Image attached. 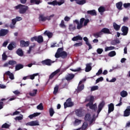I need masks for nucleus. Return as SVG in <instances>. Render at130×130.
<instances>
[{
    "instance_id": "1",
    "label": "nucleus",
    "mask_w": 130,
    "mask_h": 130,
    "mask_svg": "<svg viewBox=\"0 0 130 130\" xmlns=\"http://www.w3.org/2000/svg\"><path fill=\"white\" fill-rule=\"evenodd\" d=\"M15 10H19V14L22 15H24V14H26V12L28 11V9L29 7L27 6L23 5L22 4H19L14 7Z\"/></svg>"
},
{
    "instance_id": "2",
    "label": "nucleus",
    "mask_w": 130,
    "mask_h": 130,
    "mask_svg": "<svg viewBox=\"0 0 130 130\" xmlns=\"http://www.w3.org/2000/svg\"><path fill=\"white\" fill-rule=\"evenodd\" d=\"M54 17V14H52L49 16H47L45 17L44 15L41 14L39 15V20L40 22H45L47 20L48 21H50L51 20V18H53Z\"/></svg>"
},
{
    "instance_id": "3",
    "label": "nucleus",
    "mask_w": 130,
    "mask_h": 130,
    "mask_svg": "<svg viewBox=\"0 0 130 130\" xmlns=\"http://www.w3.org/2000/svg\"><path fill=\"white\" fill-rule=\"evenodd\" d=\"M74 106V102H72V98H69L66 100V102L64 103V108H68V107H73Z\"/></svg>"
},
{
    "instance_id": "4",
    "label": "nucleus",
    "mask_w": 130,
    "mask_h": 130,
    "mask_svg": "<svg viewBox=\"0 0 130 130\" xmlns=\"http://www.w3.org/2000/svg\"><path fill=\"white\" fill-rule=\"evenodd\" d=\"M41 62L43 66H48V67H50V66L54 62V61H52L50 59H46L42 61Z\"/></svg>"
},
{
    "instance_id": "5",
    "label": "nucleus",
    "mask_w": 130,
    "mask_h": 130,
    "mask_svg": "<svg viewBox=\"0 0 130 130\" xmlns=\"http://www.w3.org/2000/svg\"><path fill=\"white\" fill-rule=\"evenodd\" d=\"M105 106V102L104 101H102V102H101L98 107V110L96 111L98 114H99L100 112H101V111L102 109H103V108Z\"/></svg>"
},
{
    "instance_id": "6",
    "label": "nucleus",
    "mask_w": 130,
    "mask_h": 130,
    "mask_svg": "<svg viewBox=\"0 0 130 130\" xmlns=\"http://www.w3.org/2000/svg\"><path fill=\"white\" fill-rule=\"evenodd\" d=\"M64 3V1L62 0L61 2H57L56 0L53 1L52 2H48V5H51L52 6H61Z\"/></svg>"
},
{
    "instance_id": "7",
    "label": "nucleus",
    "mask_w": 130,
    "mask_h": 130,
    "mask_svg": "<svg viewBox=\"0 0 130 130\" xmlns=\"http://www.w3.org/2000/svg\"><path fill=\"white\" fill-rule=\"evenodd\" d=\"M121 31L122 32L121 35H123V36H126L128 33V27L126 26H122Z\"/></svg>"
},
{
    "instance_id": "8",
    "label": "nucleus",
    "mask_w": 130,
    "mask_h": 130,
    "mask_svg": "<svg viewBox=\"0 0 130 130\" xmlns=\"http://www.w3.org/2000/svg\"><path fill=\"white\" fill-rule=\"evenodd\" d=\"M86 107H89L90 109H92V110H94V111L96 112L97 110V104L93 103H88L86 105Z\"/></svg>"
},
{
    "instance_id": "9",
    "label": "nucleus",
    "mask_w": 130,
    "mask_h": 130,
    "mask_svg": "<svg viewBox=\"0 0 130 130\" xmlns=\"http://www.w3.org/2000/svg\"><path fill=\"white\" fill-rule=\"evenodd\" d=\"M59 72H60V69H58L57 70L55 71L54 72L52 73L49 76V80L47 83H48V82H49V80H52V79H53V78H54V77H55V75L57 74H58V73H59Z\"/></svg>"
},
{
    "instance_id": "10",
    "label": "nucleus",
    "mask_w": 130,
    "mask_h": 130,
    "mask_svg": "<svg viewBox=\"0 0 130 130\" xmlns=\"http://www.w3.org/2000/svg\"><path fill=\"white\" fill-rule=\"evenodd\" d=\"M75 112L77 116H78L79 117H82L84 113V110H83L82 108H80V109H77L75 111Z\"/></svg>"
},
{
    "instance_id": "11",
    "label": "nucleus",
    "mask_w": 130,
    "mask_h": 130,
    "mask_svg": "<svg viewBox=\"0 0 130 130\" xmlns=\"http://www.w3.org/2000/svg\"><path fill=\"white\" fill-rule=\"evenodd\" d=\"M59 57H61L63 59L67 58V57H68V53L66 51H63L60 53L59 56H57V57H56V58H59Z\"/></svg>"
},
{
    "instance_id": "12",
    "label": "nucleus",
    "mask_w": 130,
    "mask_h": 130,
    "mask_svg": "<svg viewBox=\"0 0 130 130\" xmlns=\"http://www.w3.org/2000/svg\"><path fill=\"white\" fill-rule=\"evenodd\" d=\"M75 78V74L73 73L68 74L65 77L67 81H72Z\"/></svg>"
},
{
    "instance_id": "13",
    "label": "nucleus",
    "mask_w": 130,
    "mask_h": 130,
    "mask_svg": "<svg viewBox=\"0 0 130 130\" xmlns=\"http://www.w3.org/2000/svg\"><path fill=\"white\" fill-rule=\"evenodd\" d=\"M101 32L102 33V35H103V34H111L110 30L106 27L102 28L101 30Z\"/></svg>"
},
{
    "instance_id": "14",
    "label": "nucleus",
    "mask_w": 130,
    "mask_h": 130,
    "mask_svg": "<svg viewBox=\"0 0 130 130\" xmlns=\"http://www.w3.org/2000/svg\"><path fill=\"white\" fill-rule=\"evenodd\" d=\"M8 33H9L8 29H1L0 30V37H4V36H6Z\"/></svg>"
},
{
    "instance_id": "15",
    "label": "nucleus",
    "mask_w": 130,
    "mask_h": 130,
    "mask_svg": "<svg viewBox=\"0 0 130 130\" xmlns=\"http://www.w3.org/2000/svg\"><path fill=\"white\" fill-rule=\"evenodd\" d=\"M29 44L30 43L28 41L25 42L24 40L20 41V46L21 47H28Z\"/></svg>"
},
{
    "instance_id": "16",
    "label": "nucleus",
    "mask_w": 130,
    "mask_h": 130,
    "mask_svg": "<svg viewBox=\"0 0 130 130\" xmlns=\"http://www.w3.org/2000/svg\"><path fill=\"white\" fill-rule=\"evenodd\" d=\"M26 125H29L30 126H35L36 125H39V122L38 121H31L27 123Z\"/></svg>"
},
{
    "instance_id": "17",
    "label": "nucleus",
    "mask_w": 130,
    "mask_h": 130,
    "mask_svg": "<svg viewBox=\"0 0 130 130\" xmlns=\"http://www.w3.org/2000/svg\"><path fill=\"white\" fill-rule=\"evenodd\" d=\"M130 115V106H128L126 107V109L124 111L123 116L125 117H127V116H129Z\"/></svg>"
},
{
    "instance_id": "18",
    "label": "nucleus",
    "mask_w": 130,
    "mask_h": 130,
    "mask_svg": "<svg viewBox=\"0 0 130 130\" xmlns=\"http://www.w3.org/2000/svg\"><path fill=\"white\" fill-rule=\"evenodd\" d=\"M108 113H111L112 111L114 110V104L111 103L108 105Z\"/></svg>"
},
{
    "instance_id": "19",
    "label": "nucleus",
    "mask_w": 130,
    "mask_h": 130,
    "mask_svg": "<svg viewBox=\"0 0 130 130\" xmlns=\"http://www.w3.org/2000/svg\"><path fill=\"white\" fill-rule=\"evenodd\" d=\"M62 46V47L61 48H59L57 50V52H56L55 54V57H56L57 56H59V55L60 54V53H61V52H62V51H63V46Z\"/></svg>"
},
{
    "instance_id": "20",
    "label": "nucleus",
    "mask_w": 130,
    "mask_h": 130,
    "mask_svg": "<svg viewBox=\"0 0 130 130\" xmlns=\"http://www.w3.org/2000/svg\"><path fill=\"white\" fill-rule=\"evenodd\" d=\"M5 75H6V76H9V78H10L11 80H14L15 79V77H14V74L12 73H11L10 71H7L5 74Z\"/></svg>"
},
{
    "instance_id": "21",
    "label": "nucleus",
    "mask_w": 130,
    "mask_h": 130,
    "mask_svg": "<svg viewBox=\"0 0 130 130\" xmlns=\"http://www.w3.org/2000/svg\"><path fill=\"white\" fill-rule=\"evenodd\" d=\"M113 27L115 31H119L120 30L121 25L117 24L116 22H113Z\"/></svg>"
},
{
    "instance_id": "22",
    "label": "nucleus",
    "mask_w": 130,
    "mask_h": 130,
    "mask_svg": "<svg viewBox=\"0 0 130 130\" xmlns=\"http://www.w3.org/2000/svg\"><path fill=\"white\" fill-rule=\"evenodd\" d=\"M74 22L77 24V29H78V30H80L83 28V24H82V23H80V22H79L78 19H76L75 21H74Z\"/></svg>"
},
{
    "instance_id": "23",
    "label": "nucleus",
    "mask_w": 130,
    "mask_h": 130,
    "mask_svg": "<svg viewBox=\"0 0 130 130\" xmlns=\"http://www.w3.org/2000/svg\"><path fill=\"white\" fill-rule=\"evenodd\" d=\"M83 40L86 42V45L88 46L89 49H92V45L90 44V43L89 42V39L87 37H85L83 38Z\"/></svg>"
},
{
    "instance_id": "24",
    "label": "nucleus",
    "mask_w": 130,
    "mask_h": 130,
    "mask_svg": "<svg viewBox=\"0 0 130 130\" xmlns=\"http://www.w3.org/2000/svg\"><path fill=\"white\" fill-rule=\"evenodd\" d=\"M60 46H63L62 41H60L58 44L56 43H53L52 45H51V47H59Z\"/></svg>"
},
{
    "instance_id": "25",
    "label": "nucleus",
    "mask_w": 130,
    "mask_h": 130,
    "mask_svg": "<svg viewBox=\"0 0 130 130\" xmlns=\"http://www.w3.org/2000/svg\"><path fill=\"white\" fill-rule=\"evenodd\" d=\"M86 67L85 68V72L86 73H88L89 72H90V71H91V70H92V67H91V66H92V63H87L86 64Z\"/></svg>"
},
{
    "instance_id": "26",
    "label": "nucleus",
    "mask_w": 130,
    "mask_h": 130,
    "mask_svg": "<svg viewBox=\"0 0 130 130\" xmlns=\"http://www.w3.org/2000/svg\"><path fill=\"white\" fill-rule=\"evenodd\" d=\"M24 65L21 63L16 64L15 66V72L17 71H20V70H22L23 69Z\"/></svg>"
},
{
    "instance_id": "27",
    "label": "nucleus",
    "mask_w": 130,
    "mask_h": 130,
    "mask_svg": "<svg viewBox=\"0 0 130 130\" xmlns=\"http://www.w3.org/2000/svg\"><path fill=\"white\" fill-rule=\"evenodd\" d=\"M87 14L91 15V16H97V12H96L95 10L87 11Z\"/></svg>"
},
{
    "instance_id": "28",
    "label": "nucleus",
    "mask_w": 130,
    "mask_h": 130,
    "mask_svg": "<svg viewBox=\"0 0 130 130\" xmlns=\"http://www.w3.org/2000/svg\"><path fill=\"white\" fill-rule=\"evenodd\" d=\"M72 41H78V40H83V38L81 36L78 35L73 37L72 39Z\"/></svg>"
},
{
    "instance_id": "29",
    "label": "nucleus",
    "mask_w": 130,
    "mask_h": 130,
    "mask_svg": "<svg viewBox=\"0 0 130 130\" xmlns=\"http://www.w3.org/2000/svg\"><path fill=\"white\" fill-rule=\"evenodd\" d=\"M116 7L119 11H121L122 10V3L121 2H118L116 4Z\"/></svg>"
},
{
    "instance_id": "30",
    "label": "nucleus",
    "mask_w": 130,
    "mask_h": 130,
    "mask_svg": "<svg viewBox=\"0 0 130 130\" xmlns=\"http://www.w3.org/2000/svg\"><path fill=\"white\" fill-rule=\"evenodd\" d=\"M16 53L19 55V56H23V55H24V52L21 48H19L17 50Z\"/></svg>"
},
{
    "instance_id": "31",
    "label": "nucleus",
    "mask_w": 130,
    "mask_h": 130,
    "mask_svg": "<svg viewBox=\"0 0 130 130\" xmlns=\"http://www.w3.org/2000/svg\"><path fill=\"white\" fill-rule=\"evenodd\" d=\"M93 37H95V38H99L100 37H101V35H102V34L101 32V31H99V32H96L95 33H93L92 34Z\"/></svg>"
},
{
    "instance_id": "32",
    "label": "nucleus",
    "mask_w": 130,
    "mask_h": 130,
    "mask_svg": "<svg viewBox=\"0 0 130 130\" xmlns=\"http://www.w3.org/2000/svg\"><path fill=\"white\" fill-rule=\"evenodd\" d=\"M37 92V89H34L31 92H29V96H31V97H35V96H36Z\"/></svg>"
},
{
    "instance_id": "33",
    "label": "nucleus",
    "mask_w": 130,
    "mask_h": 130,
    "mask_svg": "<svg viewBox=\"0 0 130 130\" xmlns=\"http://www.w3.org/2000/svg\"><path fill=\"white\" fill-rule=\"evenodd\" d=\"M84 119L86 121H90L91 119H92V117H91V114H86L85 116Z\"/></svg>"
},
{
    "instance_id": "34",
    "label": "nucleus",
    "mask_w": 130,
    "mask_h": 130,
    "mask_svg": "<svg viewBox=\"0 0 130 130\" xmlns=\"http://www.w3.org/2000/svg\"><path fill=\"white\" fill-rule=\"evenodd\" d=\"M44 34L45 35H47L48 38H52V36H53V34H52V32H50L49 31H48L47 30H46L44 32Z\"/></svg>"
},
{
    "instance_id": "35",
    "label": "nucleus",
    "mask_w": 130,
    "mask_h": 130,
    "mask_svg": "<svg viewBox=\"0 0 130 130\" xmlns=\"http://www.w3.org/2000/svg\"><path fill=\"white\" fill-rule=\"evenodd\" d=\"M86 3H87V1L86 0H77L76 4L80 6H83V5H85Z\"/></svg>"
},
{
    "instance_id": "36",
    "label": "nucleus",
    "mask_w": 130,
    "mask_h": 130,
    "mask_svg": "<svg viewBox=\"0 0 130 130\" xmlns=\"http://www.w3.org/2000/svg\"><path fill=\"white\" fill-rule=\"evenodd\" d=\"M41 114V113H35L33 114L30 115L28 117L30 119H32V118L34 117H36V116H38V115H40Z\"/></svg>"
},
{
    "instance_id": "37",
    "label": "nucleus",
    "mask_w": 130,
    "mask_h": 130,
    "mask_svg": "<svg viewBox=\"0 0 130 130\" xmlns=\"http://www.w3.org/2000/svg\"><path fill=\"white\" fill-rule=\"evenodd\" d=\"M120 95L122 97V98H124V97H126V96H127V92L125 90H122L120 92Z\"/></svg>"
},
{
    "instance_id": "38",
    "label": "nucleus",
    "mask_w": 130,
    "mask_h": 130,
    "mask_svg": "<svg viewBox=\"0 0 130 130\" xmlns=\"http://www.w3.org/2000/svg\"><path fill=\"white\" fill-rule=\"evenodd\" d=\"M49 112L50 116H51V117H52V116H53V114L55 113V112H54V110H53V108L52 107H51L49 109Z\"/></svg>"
},
{
    "instance_id": "39",
    "label": "nucleus",
    "mask_w": 130,
    "mask_h": 130,
    "mask_svg": "<svg viewBox=\"0 0 130 130\" xmlns=\"http://www.w3.org/2000/svg\"><path fill=\"white\" fill-rule=\"evenodd\" d=\"M30 3L35 5H39V4L41 3V2L40 0H30Z\"/></svg>"
},
{
    "instance_id": "40",
    "label": "nucleus",
    "mask_w": 130,
    "mask_h": 130,
    "mask_svg": "<svg viewBox=\"0 0 130 130\" xmlns=\"http://www.w3.org/2000/svg\"><path fill=\"white\" fill-rule=\"evenodd\" d=\"M6 99H2L0 102V110L1 109H3L4 108V106H5V104L4 103V102L2 101H6Z\"/></svg>"
},
{
    "instance_id": "41",
    "label": "nucleus",
    "mask_w": 130,
    "mask_h": 130,
    "mask_svg": "<svg viewBox=\"0 0 130 130\" xmlns=\"http://www.w3.org/2000/svg\"><path fill=\"white\" fill-rule=\"evenodd\" d=\"M115 55H116L115 51H112L108 54V56H110V57H113V56H115Z\"/></svg>"
},
{
    "instance_id": "42",
    "label": "nucleus",
    "mask_w": 130,
    "mask_h": 130,
    "mask_svg": "<svg viewBox=\"0 0 130 130\" xmlns=\"http://www.w3.org/2000/svg\"><path fill=\"white\" fill-rule=\"evenodd\" d=\"M114 49H115V47H113V46L106 47L105 49V51H109V50H113Z\"/></svg>"
},
{
    "instance_id": "43",
    "label": "nucleus",
    "mask_w": 130,
    "mask_h": 130,
    "mask_svg": "<svg viewBox=\"0 0 130 130\" xmlns=\"http://www.w3.org/2000/svg\"><path fill=\"white\" fill-rule=\"evenodd\" d=\"M37 42H38V43H42V42H43V37L42 36H39L38 37Z\"/></svg>"
},
{
    "instance_id": "44",
    "label": "nucleus",
    "mask_w": 130,
    "mask_h": 130,
    "mask_svg": "<svg viewBox=\"0 0 130 130\" xmlns=\"http://www.w3.org/2000/svg\"><path fill=\"white\" fill-rule=\"evenodd\" d=\"M58 89H59V86L58 85H56L54 88V91H53L54 95H56V94H57V92H58Z\"/></svg>"
},
{
    "instance_id": "45",
    "label": "nucleus",
    "mask_w": 130,
    "mask_h": 130,
    "mask_svg": "<svg viewBox=\"0 0 130 130\" xmlns=\"http://www.w3.org/2000/svg\"><path fill=\"white\" fill-rule=\"evenodd\" d=\"M84 84H82L81 85H79L78 86L77 88V92H81V91H82V90H84Z\"/></svg>"
},
{
    "instance_id": "46",
    "label": "nucleus",
    "mask_w": 130,
    "mask_h": 130,
    "mask_svg": "<svg viewBox=\"0 0 130 130\" xmlns=\"http://www.w3.org/2000/svg\"><path fill=\"white\" fill-rule=\"evenodd\" d=\"M39 74L38 73H36V74H34L33 75H30L29 76V79H30V80H34V79H35V77L38 76Z\"/></svg>"
},
{
    "instance_id": "47",
    "label": "nucleus",
    "mask_w": 130,
    "mask_h": 130,
    "mask_svg": "<svg viewBox=\"0 0 130 130\" xmlns=\"http://www.w3.org/2000/svg\"><path fill=\"white\" fill-rule=\"evenodd\" d=\"M99 89V86H93L91 87V92H93V91H96V90H98Z\"/></svg>"
},
{
    "instance_id": "48",
    "label": "nucleus",
    "mask_w": 130,
    "mask_h": 130,
    "mask_svg": "<svg viewBox=\"0 0 130 130\" xmlns=\"http://www.w3.org/2000/svg\"><path fill=\"white\" fill-rule=\"evenodd\" d=\"M10 126V124H8V123H5L2 125V128H9Z\"/></svg>"
},
{
    "instance_id": "49",
    "label": "nucleus",
    "mask_w": 130,
    "mask_h": 130,
    "mask_svg": "<svg viewBox=\"0 0 130 130\" xmlns=\"http://www.w3.org/2000/svg\"><path fill=\"white\" fill-rule=\"evenodd\" d=\"M9 64L10 66H15V64H17V61L13 60H11L9 61Z\"/></svg>"
},
{
    "instance_id": "50",
    "label": "nucleus",
    "mask_w": 130,
    "mask_h": 130,
    "mask_svg": "<svg viewBox=\"0 0 130 130\" xmlns=\"http://www.w3.org/2000/svg\"><path fill=\"white\" fill-rule=\"evenodd\" d=\"M37 108L39 110H43V104L42 103H40L39 105H38Z\"/></svg>"
},
{
    "instance_id": "51",
    "label": "nucleus",
    "mask_w": 130,
    "mask_h": 130,
    "mask_svg": "<svg viewBox=\"0 0 130 130\" xmlns=\"http://www.w3.org/2000/svg\"><path fill=\"white\" fill-rule=\"evenodd\" d=\"M83 45V42H80L79 43H76L74 45L75 47H79L80 46H82Z\"/></svg>"
},
{
    "instance_id": "52",
    "label": "nucleus",
    "mask_w": 130,
    "mask_h": 130,
    "mask_svg": "<svg viewBox=\"0 0 130 130\" xmlns=\"http://www.w3.org/2000/svg\"><path fill=\"white\" fill-rule=\"evenodd\" d=\"M87 126H88V123H87V122H84L82 125V129H86Z\"/></svg>"
},
{
    "instance_id": "53",
    "label": "nucleus",
    "mask_w": 130,
    "mask_h": 130,
    "mask_svg": "<svg viewBox=\"0 0 130 130\" xmlns=\"http://www.w3.org/2000/svg\"><path fill=\"white\" fill-rule=\"evenodd\" d=\"M98 11L99 13H103L104 12H105V8L104 7H100L99 8Z\"/></svg>"
},
{
    "instance_id": "54",
    "label": "nucleus",
    "mask_w": 130,
    "mask_h": 130,
    "mask_svg": "<svg viewBox=\"0 0 130 130\" xmlns=\"http://www.w3.org/2000/svg\"><path fill=\"white\" fill-rule=\"evenodd\" d=\"M59 26L61 28H66V25L64 24V21L63 20L61 21V23L59 24Z\"/></svg>"
},
{
    "instance_id": "55",
    "label": "nucleus",
    "mask_w": 130,
    "mask_h": 130,
    "mask_svg": "<svg viewBox=\"0 0 130 130\" xmlns=\"http://www.w3.org/2000/svg\"><path fill=\"white\" fill-rule=\"evenodd\" d=\"M104 80V78H103V77H101L96 80L95 83L96 84H98V83H99V82H102V81H103Z\"/></svg>"
},
{
    "instance_id": "56",
    "label": "nucleus",
    "mask_w": 130,
    "mask_h": 130,
    "mask_svg": "<svg viewBox=\"0 0 130 130\" xmlns=\"http://www.w3.org/2000/svg\"><path fill=\"white\" fill-rule=\"evenodd\" d=\"M69 28L70 31H74V30H76V26H73V25L71 24L69 25Z\"/></svg>"
},
{
    "instance_id": "57",
    "label": "nucleus",
    "mask_w": 130,
    "mask_h": 130,
    "mask_svg": "<svg viewBox=\"0 0 130 130\" xmlns=\"http://www.w3.org/2000/svg\"><path fill=\"white\" fill-rule=\"evenodd\" d=\"M8 58V56L6 54V53H4L2 55V59L3 60H7V59Z\"/></svg>"
},
{
    "instance_id": "58",
    "label": "nucleus",
    "mask_w": 130,
    "mask_h": 130,
    "mask_svg": "<svg viewBox=\"0 0 130 130\" xmlns=\"http://www.w3.org/2000/svg\"><path fill=\"white\" fill-rule=\"evenodd\" d=\"M82 122V120H80L79 119H76L75 120V123L76 124H80Z\"/></svg>"
},
{
    "instance_id": "59",
    "label": "nucleus",
    "mask_w": 130,
    "mask_h": 130,
    "mask_svg": "<svg viewBox=\"0 0 130 130\" xmlns=\"http://www.w3.org/2000/svg\"><path fill=\"white\" fill-rule=\"evenodd\" d=\"M71 71L72 72H80V71H82V69L81 67L78 68L76 69H72Z\"/></svg>"
},
{
    "instance_id": "60",
    "label": "nucleus",
    "mask_w": 130,
    "mask_h": 130,
    "mask_svg": "<svg viewBox=\"0 0 130 130\" xmlns=\"http://www.w3.org/2000/svg\"><path fill=\"white\" fill-rule=\"evenodd\" d=\"M96 52L98 53V54H101V53L103 52V50L101 48H98L96 50Z\"/></svg>"
},
{
    "instance_id": "61",
    "label": "nucleus",
    "mask_w": 130,
    "mask_h": 130,
    "mask_svg": "<svg viewBox=\"0 0 130 130\" xmlns=\"http://www.w3.org/2000/svg\"><path fill=\"white\" fill-rule=\"evenodd\" d=\"M122 98H120L119 103L116 105V106H121L122 105Z\"/></svg>"
},
{
    "instance_id": "62",
    "label": "nucleus",
    "mask_w": 130,
    "mask_h": 130,
    "mask_svg": "<svg viewBox=\"0 0 130 130\" xmlns=\"http://www.w3.org/2000/svg\"><path fill=\"white\" fill-rule=\"evenodd\" d=\"M8 48L9 50H13V49L14 48V46H13L12 44H10L8 46Z\"/></svg>"
},
{
    "instance_id": "63",
    "label": "nucleus",
    "mask_w": 130,
    "mask_h": 130,
    "mask_svg": "<svg viewBox=\"0 0 130 130\" xmlns=\"http://www.w3.org/2000/svg\"><path fill=\"white\" fill-rule=\"evenodd\" d=\"M123 7L125 9H127V8H129L130 7V3H125L123 4Z\"/></svg>"
},
{
    "instance_id": "64",
    "label": "nucleus",
    "mask_w": 130,
    "mask_h": 130,
    "mask_svg": "<svg viewBox=\"0 0 130 130\" xmlns=\"http://www.w3.org/2000/svg\"><path fill=\"white\" fill-rule=\"evenodd\" d=\"M102 72H103L102 69H100L98 71V73L96 74V76H100V75H101V74H102Z\"/></svg>"
}]
</instances>
